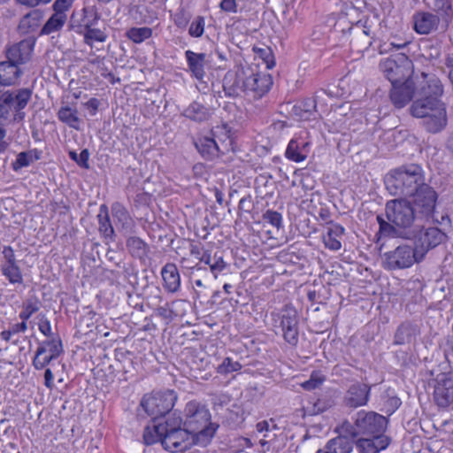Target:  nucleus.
I'll return each instance as SVG.
<instances>
[{
    "instance_id": "obj_52",
    "label": "nucleus",
    "mask_w": 453,
    "mask_h": 453,
    "mask_svg": "<svg viewBox=\"0 0 453 453\" xmlns=\"http://www.w3.org/2000/svg\"><path fill=\"white\" fill-rule=\"evenodd\" d=\"M253 51L263 60L267 69H272L275 65V59L271 48L254 47Z\"/></svg>"
},
{
    "instance_id": "obj_20",
    "label": "nucleus",
    "mask_w": 453,
    "mask_h": 453,
    "mask_svg": "<svg viewBox=\"0 0 453 453\" xmlns=\"http://www.w3.org/2000/svg\"><path fill=\"white\" fill-rule=\"evenodd\" d=\"M247 66H240L235 71H228L223 78V90L226 96L238 97L246 96Z\"/></svg>"
},
{
    "instance_id": "obj_22",
    "label": "nucleus",
    "mask_w": 453,
    "mask_h": 453,
    "mask_svg": "<svg viewBox=\"0 0 453 453\" xmlns=\"http://www.w3.org/2000/svg\"><path fill=\"white\" fill-rule=\"evenodd\" d=\"M372 386L366 383L357 381L351 384L343 396L344 406L350 409L365 406L371 395Z\"/></svg>"
},
{
    "instance_id": "obj_59",
    "label": "nucleus",
    "mask_w": 453,
    "mask_h": 453,
    "mask_svg": "<svg viewBox=\"0 0 453 453\" xmlns=\"http://www.w3.org/2000/svg\"><path fill=\"white\" fill-rule=\"evenodd\" d=\"M254 208V203L250 195L245 196L239 201L238 213H250Z\"/></svg>"
},
{
    "instance_id": "obj_63",
    "label": "nucleus",
    "mask_w": 453,
    "mask_h": 453,
    "mask_svg": "<svg viewBox=\"0 0 453 453\" xmlns=\"http://www.w3.org/2000/svg\"><path fill=\"white\" fill-rule=\"evenodd\" d=\"M174 25L180 29H185L189 22L188 16L183 12H177L174 16Z\"/></svg>"
},
{
    "instance_id": "obj_15",
    "label": "nucleus",
    "mask_w": 453,
    "mask_h": 453,
    "mask_svg": "<svg viewBox=\"0 0 453 453\" xmlns=\"http://www.w3.org/2000/svg\"><path fill=\"white\" fill-rule=\"evenodd\" d=\"M434 381V400L441 409H447L453 403L452 371L436 373Z\"/></svg>"
},
{
    "instance_id": "obj_26",
    "label": "nucleus",
    "mask_w": 453,
    "mask_h": 453,
    "mask_svg": "<svg viewBox=\"0 0 453 453\" xmlns=\"http://www.w3.org/2000/svg\"><path fill=\"white\" fill-rule=\"evenodd\" d=\"M126 248L127 253L142 265H145L150 259V245L136 235H129L126 238Z\"/></svg>"
},
{
    "instance_id": "obj_29",
    "label": "nucleus",
    "mask_w": 453,
    "mask_h": 453,
    "mask_svg": "<svg viewBox=\"0 0 453 453\" xmlns=\"http://www.w3.org/2000/svg\"><path fill=\"white\" fill-rule=\"evenodd\" d=\"M44 12L40 9H33L25 14L17 27V31L20 35H27L35 32L41 25Z\"/></svg>"
},
{
    "instance_id": "obj_11",
    "label": "nucleus",
    "mask_w": 453,
    "mask_h": 453,
    "mask_svg": "<svg viewBox=\"0 0 453 453\" xmlns=\"http://www.w3.org/2000/svg\"><path fill=\"white\" fill-rule=\"evenodd\" d=\"M381 259L383 268L391 271L409 268L422 260L415 249L408 244L399 245L393 250L385 252Z\"/></svg>"
},
{
    "instance_id": "obj_42",
    "label": "nucleus",
    "mask_w": 453,
    "mask_h": 453,
    "mask_svg": "<svg viewBox=\"0 0 453 453\" xmlns=\"http://www.w3.org/2000/svg\"><path fill=\"white\" fill-rule=\"evenodd\" d=\"M58 119L68 127L79 130L80 118L78 116V110L71 108L68 105L61 106L57 112Z\"/></svg>"
},
{
    "instance_id": "obj_44",
    "label": "nucleus",
    "mask_w": 453,
    "mask_h": 453,
    "mask_svg": "<svg viewBox=\"0 0 453 453\" xmlns=\"http://www.w3.org/2000/svg\"><path fill=\"white\" fill-rule=\"evenodd\" d=\"M165 436V431L163 429V423L154 422L153 426H147L143 431V441L146 445H152L156 442L160 441L162 443V438Z\"/></svg>"
},
{
    "instance_id": "obj_24",
    "label": "nucleus",
    "mask_w": 453,
    "mask_h": 453,
    "mask_svg": "<svg viewBox=\"0 0 453 453\" xmlns=\"http://www.w3.org/2000/svg\"><path fill=\"white\" fill-rule=\"evenodd\" d=\"M422 119V125L428 133L437 134L442 131L448 122L445 104L441 107H435L433 112L426 115Z\"/></svg>"
},
{
    "instance_id": "obj_6",
    "label": "nucleus",
    "mask_w": 453,
    "mask_h": 453,
    "mask_svg": "<svg viewBox=\"0 0 453 453\" xmlns=\"http://www.w3.org/2000/svg\"><path fill=\"white\" fill-rule=\"evenodd\" d=\"M379 68L391 85L415 79L417 74L412 61L403 53L391 55L381 60Z\"/></svg>"
},
{
    "instance_id": "obj_34",
    "label": "nucleus",
    "mask_w": 453,
    "mask_h": 453,
    "mask_svg": "<svg viewBox=\"0 0 453 453\" xmlns=\"http://www.w3.org/2000/svg\"><path fill=\"white\" fill-rule=\"evenodd\" d=\"M345 228L335 222H329L326 233L323 235L325 247L330 250L337 251L342 248L340 238L344 234Z\"/></svg>"
},
{
    "instance_id": "obj_64",
    "label": "nucleus",
    "mask_w": 453,
    "mask_h": 453,
    "mask_svg": "<svg viewBox=\"0 0 453 453\" xmlns=\"http://www.w3.org/2000/svg\"><path fill=\"white\" fill-rule=\"evenodd\" d=\"M219 6L220 10L225 12H231V13L237 12L236 0H221Z\"/></svg>"
},
{
    "instance_id": "obj_38",
    "label": "nucleus",
    "mask_w": 453,
    "mask_h": 453,
    "mask_svg": "<svg viewBox=\"0 0 453 453\" xmlns=\"http://www.w3.org/2000/svg\"><path fill=\"white\" fill-rule=\"evenodd\" d=\"M417 333L416 326L410 322H403L397 327L393 343L395 345L410 344L415 340Z\"/></svg>"
},
{
    "instance_id": "obj_30",
    "label": "nucleus",
    "mask_w": 453,
    "mask_h": 453,
    "mask_svg": "<svg viewBox=\"0 0 453 453\" xmlns=\"http://www.w3.org/2000/svg\"><path fill=\"white\" fill-rule=\"evenodd\" d=\"M310 142L302 137L292 138L286 149L285 157L290 161L300 163L306 159L309 153Z\"/></svg>"
},
{
    "instance_id": "obj_9",
    "label": "nucleus",
    "mask_w": 453,
    "mask_h": 453,
    "mask_svg": "<svg viewBox=\"0 0 453 453\" xmlns=\"http://www.w3.org/2000/svg\"><path fill=\"white\" fill-rule=\"evenodd\" d=\"M273 320L279 322L282 337L290 346L296 347L299 342V317L292 304H286L279 312H272Z\"/></svg>"
},
{
    "instance_id": "obj_21",
    "label": "nucleus",
    "mask_w": 453,
    "mask_h": 453,
    "mask_svg": "<svg viewBox=\"0 0 453 453\" xmlns=\"http://www.w3.org/2000/svg\"><path fill=\"white\" fill-rule=\"evenodd\" d=\"M419 79H421L420 73L416 74L415 79L392 85L389 96L395 108H403L413 97H416L418 80Z\"/></svg>"
},
{
    "instance_id": "obj_10",
    "label": "nucleus",
    "mask_w": 453,
    "mask_h": 453,
    "mask_svg": "<svg viewBox=\"0 0 453 453\" xmlns=\"http://www.w3.org/2000/svg\"><path fill=\"white\" fill-rule=\"evenodd\" d=\"M438 197L436 190L425 181L408 196V199L418 215L427 221L434 217Z\"/></svg>"
},
{
    "instance_id": "obj_7",
    "label": "nucleus",
    "mask_w": 453,
    "mask_h": 453,
    "mask_svg": "<svg viewBox=\"0 0 453 453\" xmlns=\"http://www.w3.org/2000/svg\"><path fill=\"white\" fill-rule=\"evenodd\" d=\"M177 398V393L173 389L152 391L142 396L140 405L152 418L153 422H156L170 414Z\"/></svg>"
},
{
    "instance_id": "obj_25",
    "label": "nucleus",
    "mask_w": 453,
    "mask_h": 453,
    "mask_svg": "<svg viewBox=\"0 0 453 453\" xmlns=\"http://www.w3.org/2000/svg\"><path fill=\"white\" fill-rule=\"evenodd\" d=\"M200 265L203 263L209 266L210 272L215 279L225 276L230 272V265L224 261L223 257L218 252L211 255V251L206 250L200 257Z\"/></svg>"
},
{
    "instance_id": "obj_39",
    "label": "nucleus",
    "mask_w": 453,
    "mask_h": 453,
    "mask_svg": "<svg viewBox=\"0 0 453 453\" xmlns=\"http://www.w3.org/2000/svg\"><path fill=\"white\" fill-rule=\"evenodd\" d=\"M293 113L302 120L315 119L317 107L311 97L304 98L293 106Z\"/></svg>"
},
{
    "instance_id": "obj_53",
    "label": "nucleus",
    "mask_w": 453,
    "mask_h": 453,
    "mask_svg": "<svg viewBox=\"0 0 453 453\" xmlns=\"http://www.w3.org/2000/svg\"><path fill=\"white\" fill-rule=\"evenodd\" d=\"M262 219L264 222L270 224L271 226L280 229L283 226L282 225V215L281 213L273 211V210H266L263 215Z\"/></svg>"
},
{
    "instance_id": "obj_47",
    "label": "nucleus",
    "mask_w": 453,
    "mask_h": 453,
    "mask_svg": "<svg viewBox=\"0 0 453 453\" xmlns=\"http://www.w3.org/2000/svg\"><path fill=\"white\" fill-rule=\"evenodd\" d=\"M40 307L41 302L36 296L27 299L23 304V310L19 314V319L27 321L40 310Z\"/></svg>"
},
{
    "instance_id": "obj_57",
    "label": "nucleus",
    "mask_w": 453,
    "mask_h": 453,
    "mask_svg": "<svg viewBox=\"0 0 453 453\" xmlns=\"http://www.w3.org/2000/svg\"><path fill=\"white\" fill-rule=\"evenodd\" d=\"M183 420L180 415H176V412H173L172 417H168L165 424H163L164 431H170V428H180L183 427Z\"/></svg>"
},
{
    "instance_id": "obj_5",
    "label": "nucleus",
    "mask_w": 453,
    "mask_h": 453,
    "mask_svg": "<svg viewBox=\"0 0 453 453\" xmlns=\"http://www.w3.org/2000/svg\"><path fill=\"white\" fill-rule=\"evenodd\" d=\"M352 419V423L345 420L340 429L342 434H347L353 439L358 436H378L385 433L388 424L385 416L364 410L357 411Z\"/></svg>"
},
{
    "instance_id": "obj_62",
    "label": "nucleus",
    "mask_w": 453,
    "mask_h": 453,
    "mask_svg": "<svg viewBox=\"0 0 453 453\" xmlns=\"http://www.w3.org/2000/svg\"><path fill=\"white\" fill-rule=\"evenodd\" d=\"M372 440H373V443L376 446V449H378V453L380 450L385 449L390 443V438L384 435V434H378V436H372Z\"/></svg>"
},
{
    "instance_id": "obj_37",
    "label": "nucleus",
    "mask_w": 453,
    "mask_h": 453,
    "mask_svg": "<svg viewBox=\"0 0 453 453\" xmlns=\"http://www.w3.org/2000/svg\"><path fill=\"white\" fill-rule=\"evenodd\" d=\"M98 219V230L101 236L106 240L113 242L116 234L113 226L111 222L108 207L105 204H102L99 208Z\"/></svg>"
},
{
    "instance_id": "obj_12",
    "label": "nucleus",
    "mask_w": 453,
    "mask_h": 453,
    "mask_svg": "<svg viewBox=\"0 0 453 453\" xmlns=\"http://www.w3.org/2000/svg\"><path fill=\"white\" fill-rule=\"evenodd\" d=\"M63 353L64 347L59 335L39 342L32 359V365L35 370H42Z\"/></svg>"
},
{
    "instance_id": "obj_17",
    "label": "nucleus",
    "mask_w": 453,
    "mask_h": 453,
    "mask_svg": "<svg viewBox=\"0 0 453 453\" xmlns=\"http://www.w3.org/2000/svg\"><path fill=\"white\" fill-rule=\"evenodd\" d=\"M193 144L201 157L206 161H215L227 153V142L217 143L211 134H201L193 139Z\"/></svg>"
},
{
    "instance_id": "obj_51",
    "label": "nucleus",
    "mask_w": 453,
    "mask_h": 453,
    "mask_svg": "<svg viewBox=\"0 0 453 453\" xmlns=\"http://www.w3.org/2000/svg\"><path fill=\"white\" fill-rule=\"evenodd\" d=\"M326 380V376L320 371H313L310 375L309 380L302 383V388L304 390H313L318 388Z\"/></svg>"
},
{
    "instance_id": "obj_43",
    "label": "nucleus",
    "mask_w": 453,
    "mask_h": 453,
    "mask_svg": "<svg viewBox=\"0 0 453 453\" xmlns=\"http://www.w3.org/2000/svg\"><path fill=\"white\" fill-rule=\"evenodd\" d=\"M66 19L67 16L53 13L42 26L39 35H49L52 33L59 32L65 26Z\"/></svg>"
},
{
    "instance_id": "obj_58",
    "label": "nucleus",
    "mask_w": 453,
    "mask_h": 453,
    "mask_svg": "<svg viewBox=\"0 0 453 453\" xmlns=\"http://www.w3.org/2000/svg\"><path fill=\"white\" fill-rule=\"evenodd\" d=\"M73 2V0H56L52 4L54 13L66 16L65 12L71 8Z\"/></svg>"
},
{
    "instance_id": "obj_3",
    "label": "nucleus",
    "mask_w": 453,
    "mask_h": 453,
    "mask_svg": "<svg viewBox=\"0 0 453 453\" xmlns=\"http://www.w3.org/2000/svg\"><path fill=\"white\" fill-rule=\"evenodd\" d=\"M420 78L418 80L417 96L410 107V112L411 116L422 119L444 103L440 99L443 94L441 81L434 74L424 71L420 73Z\"/></svg>"
},
{
    "instance_id": "obj_27",
    "label": "nucleus",
    "mask_w": 453,
    "mask_h": 453,
    "mask_svg": "<svg viewBox=\"0 0 453 453\" xmlns=\"http://www.w3.org/2000/svg\"><path fill=\"white\" fill-rule=\"evenodd\" d=\"M111 210L117 227L122 231L124 234L133 233L135 223L127 209L121 203L115 202L111 204Z\"/></svg>"
},
{
    "instance_id": "obj_8",
    "label": "nucleus",
    "mask_w": 453,
    "mask_h": 453,
    "mask_svg": "<svg viewBox=\"0 0 453 453\" xmlns=\"http://www.w3.org/2000/svg\"><path fill=\"white\" fill-rule=\"evenodd\" d=\"M405 239L413 242V248L419 258L423 259L430 250L447 240V234L437 226L425 227L421 221L415 226L413 233Z\"/></svg>"
},
{
    "instance_id": "obj_23",
    "label": "nucleus",
    "mask_w": 453,
    "mask_h": 453,
    "mask_svg": "<svg viewBox=\"0 0 453 453\" xmlns=\"http://www.w3.org/2000/svg\"><path fill=\"white\" fill-rule=\"evenodd\" d=\"M99 19V15L97 12H95L94 19L91 21H88L85 25H78L75 26L72 23L71 27L77 33L82 34L84 36V42L90 47L93 46V42H104L107 40V34L98 28L92 27L96 22Z\"/></svg>"
},
{
    "instance_id": "obj_31",
    "label": "nucleus",
    "mask_w": 453,
    "mask_h": 453,
    "mask_svg": "<svg viewBox=\"0 0 453 453\" xmlns=\"http://www.w3.org/2000/svg\"><path fill=\"white\" fill-rule=\"evenodd\" d=\"M185 58L187 60L188 71L191 76L197 81H203L205 73V53H196L190 50L185 51Z\"/></svg>"
},
{
    "instance_id": "obj_41",
    "label": "nucleus",
    "mask_w": 453,
    "mask_h": 453,
    "mask_svg": "<svg viewBox=\"0 0 453 453\" xmlns=\"http://www.w3.org/2000/svg\"><path fill=\"white\" fill-rule=\"evenodd\" d=\"M210 134L211 135V137L217 140V143H221L222 141H224V142H227V145L229 146V148L227 149V153L229 151L234 150V133L232 131V128L227 124L216 126L211 130Z\"/></svg>"
},
{
    "instance_id": "obj_14",
    "label": "nucleus",
    "mask_w": 453,
    "mask_h": 453,
    "mask_svg": "<svg viewBox=\"0 0 453 453\" xmlns=\"http://www.w3.org/2000/svg\"><path fill=\"white\" fill-rule=\"evenodd\" d=\"M193 445L198 442L195 436L187 429V427L170 428V431H165V436L162 438V446L165 449L171 452H183L189 449Z\"/></svg>"
},
{
    "instance_id": "obj_36",
    "label": "nucleus",
    "mask_w": 453,
    "mask_h": 453,
    "mask_svg": "<svg viewBox=\"0 0 453 453\" xmlns=\"http://www.w3.org/2000/svg\"><path fill=\"white\" fill-rule=\"evenodd\" d=\"M402 405V400L392 388H386L380 395V411L391 416Z\"/></svg>"
},
{
    "instance_id": "obj_48",
    "label": "nucleus",
    "mask_w": 453,
    "mask_h": 453,
    "mask_svg": "<svg viewBox=\"0 0 453 453\" xmlns=\"http://www.w3.org/2000/svg\"><path fill=\"white\" fill-rule=\"evenodd\" d=\"M32 89L24 88L16 91L14 96V110L19 111L26 108L32 96Z\"/></svg>"
},
{
    "instance_id": "obj_61",
    "label": "nucleus",
    "mask_w": 453,
    "mask_h": 453,
    "mask_svg": "<svg viewBox=\"0 0 453 453\" xmlns=\"http://www.w3.org/2000/svg\"><path fill=\"white\" fill-rule=\"evenodd\" d=\"M38 329L43 335L48 337V339H50V338L58 335V334H53L52 330H51L50 322L44 316H42V318L40 319V322L38 324Z\"/></svg>"
},
{
    "instance_id": "obj_19",
    "label": "nucleus",
    "mask_w": 453,
    "mask_h": 453,
    "mask_svg": "<svg viewBox=\"0 0 453 453\" xmlns=\"http://www.w3.org/2000/svg\"><path fill=\"white\" fill-rule=\"evenodd\" d=\"M36 43V37L27 36L23 40L5 46L4 53L7 59L21 65L29 62Z\"/></svg>"
},
{
    "instance_id": "obj_4",
    "label": "nucleus",
    "mask_w": 453,
    "mask_h": 453,
    "mask_svg": "<svg viewBox=\"0 0 453 453\" xmlns=\"http://www.w3.org/2000/svg\"><path fill=\"white\" fill-rule=\"evenodd\" d=\"M183 426L195 436L201 447L211 443L219 427L211 422V413L206 406L196 401H190L186 404Z\"/></svg>"
},
{
    "instance_id": "obj_40",
    "label": "nucleus",
    "mask_w": 453,
    "mask_h": 453,
    "mask_svg": "<svg viewBox=\"0 0 453 453\" xmlns=\"http://www.w3.org/2000/svg\"><path fill=\"white\" fill-rule=\"evenodd\" d=\"M432 9L440 17L444 27H449L453 19L452 0H434Z\"/></svg>"
},
{
    "instance_id": "obj_50",
    "label": "nucleus",
    "mask_w": 453,
    "mask_h": 453,
    "mask_svg": "<svg viewBox=\"0 0 453 453\" xmlns=\"http://www.w3.org/2000/svg\"><path fill=\"white\" fill-rule=\"evenodd\" d=\"M205 19L203 16H196L188 27V35L194 38H200L204 33Z\"/></svg>"
},
{
    "instance_id": "obj_35",
    "label": "nucleus",
    "mask_w": 453,
    "mask_h": 453,
    "mask_svg": "<svg viewBox=\"0 0 453 453\" xmlns=\"http://www.w3.org/2000/svg\"><path fill=\"white\" fill-rule=\"evenodd\" d=\"M181 116L196 123H203L211 118V111L203 104L193 101L181 111Z\"/></svg>"
},
{
    "instance_id": "obj_18",
    "label": "nucleus",
    "mask_w": 453,
    "mask_h": 453,
    "mask_svg": "<svg viewBox=\"0 0 453 453\" xmlns=\"http://www.w3.org/2000/svg\"><path fill=\"white\" fill-rule=\"evenodd\" d=\"M413 30L421 35L436 33L440 29L445 31L449 27H444L440 17L428 11H416L411 18Z\"/></svg>"
},
{
    "instance_id": "obj_33",
    "label": "nucleus",
    "mask_w": 453,
    "mask_h": 453,
    "mask_svg": "<svg viewBox=\"0 0 453 453\" xmlns=\"http://www.w3.org/2000/svg\"><path fill=\"white\" fill-rule=\"evenodd\" d=\"M22 74L20 65L12 60L0 62V85H15Z\"/></svg>"
},
{
    "instance_id": "obj_56",
    "label": "nucleus",
    "mask_w": 453,
    "mask_h": 453,
    "mask_svg": "<svg viewBox=\"0 0 453 453\" xmlns=\"http://www.w3.org/2000/svg\"><path fill=\"white\" fill-rule=\"evenodd\" d=\"M355 27V24L351 23L348 20L346 16H341L336 20L334 26V31L336 33H342L343 35H346L347 33H353V27Z\"/></svg>"
},
{
    "instance_id": "obj_49",
    "label": "nucleus",
    "mask_w": 453,
    "mask_h": 453,
    "mask_svg": "<svg viewBox=\"0 0 453 453\" xmlns=\"http://www.w3.org/2000/svg\"><path fill=\"white\" fill-rule=\"evenodd\" d=\"M242 368V365L238 361H234L231 357H226L223 359L222 363L218 365L216 371L221 375H226L228 373L238 372Z\"/></svg>"
},
{
    "instance_id": "obj_60",
    "label": "nucleus",
    "mask_w": 453,
    "mask_h": 453,
    "mask_svg": "<svg viewBox=\"0 0 453 453\" xmlns=\"http://www.w3.org/2000/svg\"><path fill=\"white\" fill-rule=\"evenodd\" d=\"M326 96L332 97L333 94L331 92H328L327 90L324 88L318 89L315 93L312 98L315 102L316 107L318 105L320 106H326L327 103L326 101Z\"/></svg>"
},
{
    "instance_id": "obj_2",
    "label": "nucleus",
    "mask_w": 453,
    "mask_h": 453,
    "mask_svg": "<svg viewBox=\"0 0 453 453\" xmlns=\"http://www.w3.org/2000/svg\"><path fill=\"white\" fill-rule=\"evenodd\" d=\"M426 181L421 165L410 163L391 169L384 178V183L390 195L407 198Z\"/></svg>"
},
{
    "instance_id": "obj_46",
    "label": "nucleus",
    "mask_w": 453,
    "mask_h": 453,
    "mask_svg": "<svg viewBox=\"0 0 453 453\" xmlns=\"http://www.w3.org/2000/svg\"><path fill=\"white\" fill-rule=\"evenodd\" d=\"M1 271L3 275H4L8 279L10 283H23V276L21 273V270L17 263L3 264Z\"/></svg>"
},
{
    "instance_id": "obj_55",
    "label": "nucleus",
    "mask_w": 453,
    "mask_h": 453,
    "mask_svg": "<svg viewBox=\"0 0 453 453\" xmlns=\"http://www.w3.org/2000/svg\"><path fill=\"white\" fill-rule=\"evenodd\" d=\"M356 446L359 453H378L373 440L371 437L359 438L356 441Z\"/></svg>"
},
{
    "instance_id": "obj_32",
    "label": "nucleus",
    "mask_w": 453,
    "mask_h": 453,
    "mask_svg": "<svg viewBox=\"0 0 453 453\" xmlns=\"http://www.w3.org/2000/svg\"><path fill=\"white\" fill-rule=\"evenodd\" d=\"M163 287L168 293H176L180 288V276L174 263H166L161 269Z\"/></svg>"
},
{
    "instance_id": "obj_28",
    "label": "nucleus",
    "mask_w": 453,
    "mask_h": 453,
    "mask_svg": "<svg viewBox=\"0 0 453 453\" xmlns=\"http://www.w3.org/2000/svg\"><path fill=\"white\" fill-rule=\"evenodd\" d=\"M355 441L352 437L345 434L330 439L325 446L319 449L316 453H351Z\"/></svg>"
},
{
    "instance_id": "obj_54",
    "label": "nucleus",
    "mask_w": 453,
    "mask_h": 453,
    "mask_svg": "<svg viewBox=\"0 0 453 453\" xmlns=\"http://www.w3.org/2000/svg\"><path fill=\"white\" fill-rule=\"evenodd\" d=\"M33 162V156L28 151H22L17 155L15 161L12 163L13 171L17 172L23 167L28 166Z\"/></svg>"
},
{
    "instance_id": "obj_13",
    "label": "nucleus",
    "mask_w": 453,
    "mask_h": 453,
    "mask_svg": "<svg viewBox=\"0 0 453 453\" xmlns=\"http://www.w3.org/2000/svg\"><path fill=\"white\" fill-rule=\"evenodd\" d=\"M246 96L257 100L271 89L273 81L269 73L259 72L257 68L247 66Z\"/></svg>"
},
{
    "instance_id": "obj_16",
    "label": "nucleus",
    "mask_w": 453,
    "mask_h": 453,
    "mask_svg": "<svg viewBox=\"0 0 453 453\" xmlns=\"http://www.w3.org/2000/svg\"><path fill=\"white\" fill-rule=\"evenodd\" d=\"M377 19L365 17L359 19L353 27V34L357 36L351 43L355 44L357 51L368 50L377 35Z\"/></svg>"
},
{
    "instance_id": "obj_1",
    "label": "nucleus",
    "mask_w": 453,
    "mask_h": 453,
    "mask_svg": "<svg viewBox=\"0 0 453 453\" xmlns=\"http://www.w3.org/2000/svg\"><path fill=\"white\" fill-rule=\"evenodd\" d=\"M385 216L377 215L379 231L376 233L377 242L380 238L405 239L413 233L415 226L424 221L411 206L407 198L398 197L389 200L385 204Z\"/></svg>"
},
{
    "instance_id": "obj_45",
    "label": "nucleus",
    "mask_w": 453,
    "mask_h": 453,
    "mask_svg": "<svg viewBox=\"0 0 453 453\" xmlns=\"http://www.w3.org/2000/svg\"><path fill=\"white\" fill-rule=\"evenodd\" d=\"M153 35V30L148 27H131L127 30L126 37L132 41L134 43L140 44L145 40L150 38Z\"/></svg>"
}]
</instances>
